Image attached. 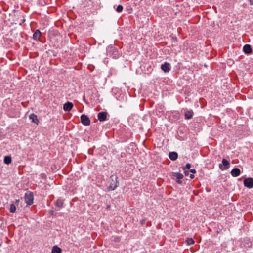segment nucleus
Segmentation results:
<instances>
[{"label":"nucleus","mask_w":253,"mask_h":253,"mask_svg":"<svg viewBox=\"0 0 253 253\" xmlns=\"http://www.w3.org/2000/svg\"><path fill=\"white\" fill-rule=\"evenodd\" d=\"M230 162L225 159H223L222 160V164L219 165V168L222 170L227 169L229 168Z\"/></svg>","instance_id":"4"},{"label":"nucleus","mask_w":253,"mask_h":253,"mask_svg":"<svg viewBox=\"0 0 253 253\" xmlns=\"http://www.w3.org/2000/svg\"><path fill=\"white\" fill-rule=\"evenodd\" d=\"M250 2V4L251 5H253V0H249Z\"/></svg>","instance_id":"27"},{"label":"nucleus","mask_w":253,"mask_h":253,"mask_svg":"<svg viewBox=\"0 0 253 253\" xmlns=\"http://www.w3.org/2000/svg\"><path fill=\"white\" fill-rule=\"evenodd\" d=\"M118 187L117 177L115 178V180L112 179L111 182L109 186L108 187V190H114Z\"/></svg>","instance_id":"7"},{"label":"nucleus","mask_w":253,"mask_h":253,"mask_svg":"<svg viewBox=\"0 0 253 253\" xmlns=\"http://www.w3.org/2000/svg\"><path fill=\"white\" fill-rule=\"evenodd\" d=\"M25 202L27 205H31L33 203L34 196L31 192H27L24 196Z\"/></svg>","instance_id":"2"},{"label":"nucleus","mask_w":253,"mask_h":253,"mask_svg":"<svg viewBox=\"0 0 253 253\" xmlns=\"http://www.w3.org/2000/svg\"><path fill=\"white\" fill-rule=\"evenodd\" d=\"M55 206L57 207L61 208L63 206L64 200L61 198H58L55 202Z\"/></svg>","instance_id":"17"},{"label":"nucleus","mask_w":253,"mask_h":253,"mask_svg":"<svg viewBox=\"0 0 253 253\" xmlns=\"http://www.w3.org/2000/svg\"><path fill=\"white\" fill-rule=\"evenodd\" d=\"M190 178H191V179H193V178H194V175L193 174H191L190 175Z\"/></svg>","instance_id":"26"},{"label":"nucleus","mask_w":253,"mask_h":253,"mask_svg":"<svg viewBox=\"0 0 253 253\" xmlns=\"http://www.w3.org/2000/svg\"><path fill=\"white\" fill-rule=\"evenodd\" d=\"M16 207L14 204L12 203L10 204L9 211L11 213H15L16 211Z\"/></svg>","instance_id":"19"},{"label":"nucleus","mask_w":253,"mask_h":253,"mask_svg":"<svg viewBox=\"0 0 253 253\" xmlns=\"http://www.w3.org/2000/svg\"><path fill=\"white\" fill-rule=\"evenodd\" d=\"M173 176L176 178V181L177 183H182V181L181 179L183 178V175L182 174L178 172H175L173 173Z\"/></svg>","instance_id":"10"},{"label":"nucleus","mask_w":253,"mask_h":253,"mask_svg":"<svg viewBox=\"0 0 253 253\" xmlns=\"http://www.w3.org/2000/svg\"><path fill=\"white\" fill-rule=\"evenodd\" d=\"M54 211L53 210H51L50 211V213L51 214L53 215L54 214Z\"/></svg>","instance_id":"28"},{"label":"nucleus","mask_w":253,"mask_h":253,"mask_svg":"<svg viewBox=\"0 0 253 253\" xmlns=\"http://www.w3.org/2000/svg\"><path fill=\"white\" fill-rule=\"evenodd\" d=\"M189 173V171L188 170H184V174L185 175H187Z\"/></svg>","instance_id":"25"},{"label":"nucleus","mask_w":253,"mask_h":253,"mask_svg":"<svg viewBox=\"0 0 253 253\" xmlns=\"http://www.w3.org/2000/svg\"><path fill=\"white\" fill-rule=\"evenodd\" d=\"M81 121L85 126H89L90 124V120L86 115L83 114L81 116Z\"/></svg>","instance_id":"5"},{"label":"nucleus","mask_w":253,"mask_h":253,"mask_svg":"<svg viewBox=\"0 0 253 253\" xmlns=\"http://www.w3.org/2000/svg\"><path fill=\"white\" fill-rule=\"evenodd\" d=\"M73 106L72 102L68 101L63 105V109L65 111H70L72 109Z\"/></svg>","instance_id":"9"},{"label":"nucleus","mask_w":253,"mask_h":253,"mask_svg":"<svg viewBox=\"0 0 253 253\" xmlns=\"http://www.w3.org/2000/svg\"><path fill=\"white\" fill-rule=\"evenodd\" d=\"M240 170L238 168H234L231 171V174L233 177H237L240 174Z\"/></svg>","instance_id":"11"},{"label":"nucleus","mask_w":253,"mask_h":253,"mask_svg":"<svg viewBox=\"0 0 253 253\" xmlns=\"http://www.w3.org/2000/svg\"><path fill=\"white\" fill-rule=\"evenodd\" d=\"M52 253H62V250L58 246H54L52 248Z\"/></svg>","instance_id":"18"},{"label":"nucleus","mask_w":253,"mask_h":253,"mask_svg":"<svg viewBox=\"0 0 253 253\" xmlns=\"http://www.w3.org/2000/svg\"><path fill=\"white\" fill-rule=\"evenodd\" d=\"M244 185L250 189L253 188V178L251 177L245 178L244 180Z\"/></svg>","instance_id":"3"},{"label":"nucleus","mask_w":253,"mask_h":253,"mask_svg":"<svg viewBox=\"0 0 253 253\" xmlns=\"http://www.w3.org/2000/svg\"><path fill=\"white\" fill-rule=\"evenodd\" d=\"M107 113L106 112H99L98 115V119L100 122L104 121L106 120Z\"/></svg>","instance_id":"8"},{"label":"nucleus","mask_w":253,"mask_h":253,"mask_svg":"<svg viewBox=\"0 0 253 253\" xmlns=\"http://www.w3.org/2000/svg\"><path fill=\"white\" fill-rule=\"evenodd\" d=\"M29 119L32 121V122L35 123L37 125H38L39 123V121L38 119L37 115H36L34 113L31 114L29 116Z\"/></svg>","instance_id":"12"},{"label":"nucleus","mask_w":253,"mask_h":253,"mask_svg":"<svg viewBox=\"0 0 253 253\" xmlns=\"http://www.w3.org/2000/svg\"><path fill=\"white\" fill-rule=\"evenodd\" d=\"M25 21V20L23 19V20H22V22H24Z\"/></svg>","instance_id":"30"},{"label":"nucleus","mask_w":253,"mask_h":253,"mask_svg":"<svg viewBox=\"0 0 253 253\" xmlns=\"http://www.w3.org/2000/svg\"><path fill=\"white\" fill-rule=\"evenodd\" d=\"M161 68L164 72L167 73L169 72L170 70L171 66L169 63L168 62H165L164 64L161 65Z\"/></svg>","instance_id":"6"},{"label":"nucleus","mask_w":253,"mask_h":253,"mask_svg":"<svg viewBox=\"0 0 253 253\" xmlns=\"http://www.w3.org/2000/svg\"><path fill=\"white\" fill-rule=\"evenodd\" d=\"M19 202V200H16V203H18Z\"/></svg>","instance_id":"29"},{"label":"nucleus","mask_w":253,"mask_h":253,"mask_svg":"<svg viewBox=\"0 0 253 253\" xmlns=\"http://www.w3.org/2000/svg\"><path fill=\"white\" fill-rule=\"evenodd\" d=\"M4 162L5 164H9L11 162V158L10 156H6L4 157Z\"/></svg>","instance_id":"20"},{"label":"nucleus","mask_w":253,"mask_h":253,"mask_svg":"<svg viewBox=\"0 0 253 253\" xmlns=\"http://www.w3.org/2000/svg\"><path fill=\"white\" fill-rule=\"evenodd\" d=\"M186 242L188 245H190L194 243V241L192 238H188L186 240Z\"/></svg>","instance_id":"21"},{"label":"nucleus","mask_w":253,"mask_h":253,"mask_svg":"<svg viewBox=\"0 0 253 253\" xmlns=\"http://www.w3.org/2000/svg\"><path fill=\"white\" fill-rule=\"evenodd\" d=\"M41 35V32L39 30L37 29L34 32L33 38L36 41H39Z\"/></svg>","instance_id":"14"},{"label":"nucleus","mask_w":253,"mask_h":253,"mask_svg":"<svg viewBox=\"0 0 253 253\" xmlns=\"http://www.w3.org/2000/svg\"><path fill=\"white\" fill-rule=\"evenodd\" d=\"M123 9V6H122V5H119L117 6V8H116V11H117V12H119V13H120V12H122Z\"/></svg>","instance_id":"22"},{"label":"nucleus","mask_w":253,"mask_h":253,"mask_svg":"<svg viewBox=\"0 0 253 253\" xmlns=\"http://www.w3.org/2000/svg\"><path fill=\"white\" fill-rule=\"evenodd\" d=\"M243 51L246 54H250L252 52V49L250 44H245L243 47Z\"/></svg>","instance_id":"13"},{"label":"nucleus","mask_w":253,"mask_h":253,"mask_svg":"<svg viewBox=\"0 0 253 253\" xmlns=\"http://www.w3.org/2000/svg\"><path fill=\"white\" fill-rule=\"evenodd\" d=\"M193 115V112L192 110H187L185 112V118L186 119H190L192 118Z\"/></svg>","instance_id":"15"},{"label":"nucleus","mask_w":253,"mask_h":253,"mask_svg":"<svg viewBox=\"0 0 253 253\" xmlns=\"http://www.w3.org/2000/svg\"><path fill=\"white\" fill-rule=\"evenodd\" d=\"M191 167V165L189 163H188L186 165L185 167L183 168V169L185 170L186 169H189Z\"/></svg>","instance_id":"23"},{"label":"nucleus","mask_w":253,"mask_h":253,"mask_svg":"<svg viewBox=\"0 0 253 253\" xmlns=\"http://www.w3.org/2000/svg\"><path fill=\"white\" fill-rule=\"evenodd\" d=\"M107 55L113 58L117 59L119 57L118 49L114 46H108L107 48Z\"/></svg>","instance_id":"1"},{"label":"nucleus","mask_w":253,"mask_h":253,"mask_svg":"<svg viewBox=\"0 0 253 253\" xmlns=\"http://www.w3.org/2000/svg\"><path fill=\"white\" fill-rule=\"evenodd\" d=\"M190 171L192 173H195L196 172V170L195 169H191L190 170Z\"/></svg>","instance_id":"24"},{"label":"nucleus","mask_w":253,"mask_h":253,"mask_svg":"<svg viewBox=\"0 0 253 253\" xmlns=\"http://www.w3.org/2000/svg\"><path fill=\"white\" fill-rule=\"evenodd\" d=\"M169 158L172 161L176 160L178 158V154L175 152H169Z\"/></svg>","instance_id":"16"}]
</instances>
